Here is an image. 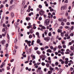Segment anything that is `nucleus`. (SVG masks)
<instances>
[{"instance_id": "nucleus-1", "label": "nucleus", "mask_w": 74, "mask_h": 74, "mask_svg": "<svg viewBox=\"0 0 74 74\" xmlns=\"http://www.w3.org/2000/svg\"><path fill=\"white\" fill-rule=\"evenodd\" d=\"M49 22H50V20H49V19H47L46 20V21L45 23V26L46 25H49Z\"/></svg>"}, {"instance_id": "nucleus-2", "label": "nucleus", "mask_w": 74, "mask_h": 74, "mask_svg": "<svg viewBox=\"0 0 74 74\" xmlns=\"http://www.w3.org/2000/svg\"><path fill=\"white\" fill-rule=\"evenodd\" d=\"M45 12L43 10L41 9L40 10V11L39 12V14L40 15H43L44 14V13Z\"/></svg>"}, {"instance_id": "nucleus-3", "label": "nucleus", "mask_w": 74, "mask_h": 74, "mask_svg": "<svg viewBox=\"0 0 74 74\" xmlns=\"http://www.w3.org/2000/svg\"><path fill=\"white\" fill-rule=\"evenodd\" d=\"M44 40L45 41H46L47 42H48L49 40H50V37H45Z\"/></svg>"}, {"instance_id": "nucleus-4", "label": "nucleus", "mask_w": 74, "mask_h": 74, "mask_svg": "<svg viewBox=\"0 0 74 74\" xmlns=\"http://www.w3.org/2000/svg\"><path fill=\"white\" fill-rule=\"evenodd\" d=\"M66 8H67V7L66 6V5L62 6L61 8V10H62V9L66 10Z\"/></svg>"}, {"instance_id": "nucleus-5", "label": "nucleus", "mask_w": 74, "mask_h": 74, "mask_svg": "<svg viewBox=\"0 0 74 74\" xmlns=\"http://www.w3.org/2000/svg\"><path fill=\"white\" fill-rule=\"evenodd\" d=\"M25 42H27V44H30L32 42L31 41H28L27 40H25Z\"/></svg>"}, {"instance_id": "nucleus-6", "label": "nucleus", "mask_w": 74, "mask_h": 74, "mask_svg": "<svg viewBox=\"0 0 74 74\" xmlns=\"http://www.w3.org/2000/svg\"><path fill=\"white\" fill-rule=\"evenodd\" d=\"M47 52H49L50 53H52V51L51 49H48L47 50Z\"/></svg>"}, {"instance_id": "nucleus-7", "label": "nucleus", "mask_w": 74, "mask_h": 74, "mask_svg": "<svg viewBox=\"0 0 74 74\" xmlns=\"http://www.w3.org/2000/svg\"><path fill=\"white\" fill-rule=\"evenodd\" d=\"M11 16L12 17V18H13L14 16V13L12 12L11 13Z\"/></svg>"}, {"instance_id": "nucleus-8", "label": "nucleus", "mask_w": 74, "mask_h": 74, "mask_svg": "<svg viewBox=\"0 0 74 74\" xmlns=\"http://www.w3.org/2000/svg\"><path fill=\"white\" fill-rule=\"evenodd\" d=\"M25 4V0H23L22 1V5L23 6Z\"/></svg>"}, {"instance_id": "nucleus-9", "label": "nucleus", "mask_w": 74, "mask_h": 74, "mask_svg": "<svg viewBox=\"0 0 74 74\" xmlns=\"http://www.w3.org/2000/svg\"><path fill=\"white\" fill-rule=\"evenodd\" d=\"M58 33H61L62 32V29H58Z\"/></svg>"}, {"instance_id": "nucleus-10", "label": "nucleus", "mask_w": 74, "mask_h": 74, "mask_svg": "<svg viewBox=\"0 0 74 74\" xmlns=\"http://www.w3.org/2000/svg\"><path fill=\"white\" fill-rule=\"evenodd\" d=\"M39 74H43V72L41 70H40L39 71Z\"/></svg>"}, {"instance_id": "nucleus-11", "label": "nucleus", "mask_w": 74, "mask_h": 74, "mask_svg": "<svg viewBox=\"0 0 74 74\" xmlns=\"http://www.w3.org/2000/svg\"><path fill=\"white\" fill-rule=\"evenodd\" d=\"M2 44L3 45H4V44L5 43V40H3L1 41Z\"/></svg>"}, {"instance_id": "nucleus-12", "label": "nucleus", "mask_w": 74, "mask_h": 74, "mask_svg": "<svg viewBox=\"0 0 74 74\" xmlns=\"http://www.w3.org/2000/svg\"><path fill=\"white\" fill-rule=\"evenodd\" d=\"M18 25V24H17V23H15L14 24V25L16 29L17 28V25Z\"/></svg>"}, {"instance_id": "nucleus-13", "label": "nucleus", "mask_w": 74, "mask_h": 74, "mask_svg": "<svg viewBox=\"0 0 74 74\" xmlns=\"http://www.w3.org/2000/svg\"><path fill=\"white\" fill-rule=\"evenodd\" d=\"M41 42V41H40V40L39 39H38L37 41V42L38 44V43H40Z\"/></svg>"}, {"instance_id": "nucleus-14", "label": "nucleus", "mask_w": 74, "mask_h": 74, "mask_svg": "<svg viewBox=\"0 0 74 74\" xmlns=\"http://www.w3.org/2000/svg\"><path fill=\"white\" fill-rule=\"evenodd\" d=\"M32 27V25H29V26L27 27V28L28 29H30V27Z\"/></svg>"}, {"instance_id": "nucleus-15", "label": "nucleus", "mask_w": 74, "mask_h": 74, "mask_svg": "<svg viewBox=\"0 0 74 74\" xmlns=\"http://www.w3.org/2000/svg\"><path fill=\"white\" fill-rule=\"evenodd\" d=\"M26 20L27 21H29V20H30V18H28V17H27L26 18Z\"/></svg>"}, {"instance_id": "nucleus-16", "label": "nucleus", "mask_w": 74, "mask_h": 74, "mask_svg": "<svg viewBox=\"0 0 74 74\" xmlns=\"http://www.w3.org/2000/svg\"><path fill=\"white\" fill-rule=\"evenodd\" d=\"M34 40H32L31 43V45H34Z\"/></svg>"}, {"instance_id": "nucleus-17", "label": "nucleus", "mask_w": 74, "mask_h": 74, "mask_svg": "<svg viewBox=\"0 0 74 74\" xmlns=\"http://www.w3.org/2000/svg\"><path fill=\"white\" fill-rule=\"evenodd\" d=\"M74 47H73V46H71V50L72 51H73V50H74Z\"/></svg>"}, {"instance_id": "nucleus-18", "label": "nucleus", "mask_w": 74, "mask_h": 74, "mask_svg": "<svg viewBox=\"0 0 74 74\" xmlns=\"http://www.w3.org/2000/svg\"><path fill=\"white\" fill-rule=\"evenodd\" d=\"M36 53H37V54H38V55H40L41 53V52H40V51H36Z\"/></svg>"}, {"instance_id": "nucleus-19", "label": "nucleus", "mask_w": 74, "mask_h": 74, "mask_svg": "<svg viewBox=\"0 0 74 74\" xmlns=\"http://www.w3.org/2000/svg\"><path fill=\"white\" fill-rule=\"evenodd\" d=\"M58 48L59 49H61L62 48V47L60 45H58Z\"/></svg>"}, {"instance_id": "nucleus-20", "label": "nucleus", "mask_w": 74, "mask_h": 74, "mask_svg": "<svg viewBox=\"0 0 74 74\" xmlns=\"http://www.w3.org/2000/svg\"><path fill=\"white\" fill-rule=\"evenodd\" d=\"M16 50L15 49L14 50L13 52V54L14 55L16 53Z\"/></svg>"}, {"instance_id": "nucleus-21", "label": "nucleus", "mask_w": 74, "mask_h": 74, "mask_svg": "<svg viewBox=\"0 0 74 74\" xmlns=\"http://www.w3.org/2000/svg\"><path fill=\"white\" fill-rule=\"evenodd\" d=\"M15 67H14L12 70V73H14V71H15Z\"/></svg>"}, {"instance_id": "nucleus-22", "label": "nucleus", "mask_w": 74, "mask_h": 74, "mask_svg": "<svg viewBox=\"0 0 74 74\" xmlns=\"http://www.w3.org/2000/svg\"><path fill=\"white\" fill-rule=\"evenodd\" d=\"M3 27H5L6 28L7 27V25H5V24H3Z\"/></svg>"}, {"instance_id": "nucleus-23", "label": "nucleus", "mask_w": 74, "mask_h": 74, "mask_svg": "<svg viewBox=\"0 0 74 74\" xmlns=\"http://www.w3.org/2000/svg\"><path fill=\"white\" fill-rule=\"evenodd\" d=\"M4 7V5L3 4L1 5V6L0 7V8L1 9L2 8H3Z\"/></svg>"}, {"instance_id": "nucleus-24", "label": "nucleus", "mask_w": 74, "mask_h": 74, "mask_svg": "<svg viewBox=\"0 0 74 74\" xmlns=\"http://www.w3.org/2000/svg\"><path fill=\"white\" fill-rule=\"evenodd\" d=\"M29 32H30V33H31V34L33 33V30H32V29H31L30 30Z\"/></svg>"}, {"instance_id": "nucleus-25", "label": "nucleus", "mask_w": 74, "mask_h": 74, "mask_svg": "<svg viewBox=\"0 0 74 74\" xmlns=\"http://www.w3.org/2000/svg\"><path fill=\"white\" fill-rule=\"evenodd\" d=\"M61 35L62 37H63V36H64V33H63L62 32L61 33Z\"/></svg>"}, {"instance_id": "nucleus-26", "label": "nucleus", "mask_w": 74, "mask_h": 74, "mask_svg": "<svg viewBox=\"0 0 74 74\" xmlns=\"http://www.w3.org/2000/svg\"><path fill=\"white\" fill-rule=\"evenodd\" d=\"M46 66L47 67H49V64H46Z\"/></svg>"}, {"instance_id": "nucleus-27", "label": "nucleus", "mask_w": 74, "mask_h": 74, "mask_svg": "<svg viewBox=\"0 0 74 74\" xmlns=\"http://www.w3.org/2000/svg\"><path fill=\"white\" fill-rule=\"evenodd\" d=\"M62 19H63V18H62L61 19L59 18L58 19V21H61V22H62V21H63Z\"/></svg>"}, {"instance_id": "nucleus-28", "label": "nucleus", "mask_w": 74, "mask_h": 74, "mask_svg": "<svg viewBox=\"0 0 74 74\" xmlns=\"http://www.w3.org/2000/svg\"><path fill=\"white\" fill-rule=\"evenodd\" d=\"M8 0H5V1H3V4H5V2H7Z\"/></svg>"}, {"instance_id": "nucleus-29", "label": "nucleus", "mask_w": 74, "mask_h": 74, "mask_svg": "<svg viewBox=\"0 0 74 74\" xmlns=\"http://www.w3.org/2000/svg\"><path fill=\"white\" fill-rule=\"evenodd\" d=\"M39 8H42V5H39L38 6Z\"/></svg>"}, {"instance_id": "nucleus-30", "label": "nucleus", "mask_w": 74, "mask_h": 74, "mask_svg": "<svg viewBox=\"0 0 74 74\" xmlns=\"http://www.w3.org/2000/svg\"><path fill=\"white\" fill-rule=\"evenodd\" d=\"M13 0H11V1L10 2V4H12V3H13Z\"/></svg>"}, {"instance_id": "nucleus-31", "label": "nucleus", "mask_w": 74, "mask_h": 74, "mask_svg": "<svg viewBox=\"0 0 74 74\" xmlns=\"http://www.w3.org/2000/svg\"><path fill=\"white\" fill-rule=\"evenodd\" d=\"M55 64L56 66H58L59 64V63L58 62H56Z\"/></svg>"}, {"instance_id": "nucleus-32", "label": "nucleus", "mask_w": 74, "mask_h": 74, "mask_svg": "<svg viewBox=\"0 0 74 74\" xmlns=\"http://www.w3.org/2000/svg\"><path fill=\"white\" fill-rule=\"evenodd\" d=\"M41 64L42 66H45V63H44V62H42L41 63Z\"/></svg>"}, {"instance_id": "nucleus-33", "label": "nucleus", "mask_w": 74, "mask_h": 74, "mask_svg": "<svg viewBox=\"0 0 74 74\" xmlns=\"http://www.w3.org/2000/svg\"><path fill=\"white\" fill-rule=\"evenodd\" d=\"M18 40H17V38H16L15 40H14V43H16V42Z\"/></svg>"}, {"instance_id": "nucleus-34", "label": "nucleus", "mask_w": 74, "mask_h": 74, "mask_svg": "<svg viewBox=\"0 0 74 74\" xmlns=\"http://www.w3.org/2000/svg\"><path fill=\"white\" fill-rule=\"evenodd\" d=\"M73 55H74V53H72L71 54H70V56H73Z\"/></svg>"}, {"instance_id": "nucleus-35", "label": "nucleus", "mask_w": 74, "mask_h": 74, "mask_svg": "<svg viewBox=\"0 0 74 74\" xmlns=\"http://www.w3.org/2000/svg\"><path fill=\"white\" fill-rule=\"evenodd\" d=\"M13 8H12V6H10V7L9 8V10H12V9Z\"/></svg>"}, {"instance_id": "nucleus-36", "label": "nucleus", "mask_w": 74, "mask_h": 74, "mask_svg": "<svg viewBox=\"0 0 74 74\" xmlns=\"http://www.w3.org/2000/svg\"><path fill=\"white\" fill-rule=\"evenodd\" d=\"M38 48L37 47H35L34 48V49H35V51H36V50H37V49H38Z\"/></svg>"}, {"instance_id": "nucleus-37", "label": "nucleus", "mask_w": 74, "mask_h": 74, "mask_svg": "<svg viewBox=\"0 0 74 74\" xmlns=\"http://www.w3.org/2000/svg\"><path fill=\"white\" fill-rule=\"evenodd\" d=\"M42 28L43 29H46V27H45V26H42Z\"/></svg>"}, {"instance_id": "nucleus-38", "label": "nucleus", "mask_w": 74, "mask_h": 74, "mask_svg": "<svg viewBox=\"0 0 74 74\" xmlns=\"http://www.w3.org/2000/svg\"><path fill=\"white\" fill-rule=\"evenodd\" d=\"M29 38H32V35H29Z\"/></svg>"}, {"instance_id": "nucleus-39", "label": "nucleus", "mask_w": 74, "mask_h": 74, "mask_svg": "<svg viewBox=\"0 0 74 74\" xmlns=\"http://www.w3.org/2000/svg\"><path fill=\"white\" fill-rule=\"evenodd\" d=\"M62 47L64 48H66V46L64 45H63Z\"/></svg>"}, {"instance_id": "nucleus-40", "label": "nucleus", "mask_w": 74, "mask_h": 74, "mask_svg": "<svg viewBox=\"0 0 74 74\" xmlns=\"http://www.w3.org/2000/svg\"><path fill=\"white\" fill-rule=\"evenodd\" d=\"M34 59H36V57L34 56H33V58H32V60H34Z\"/></svg>"}, {"instance_id": "nucleus-41", "label": "nucleus", "mask_w": 74, "mask_h": 74, "mask_svg": "<svg viewBox=\"0 0 74 74\" xmlns=\"http://www.w3.org/2000/svg\"><path fill=\"white\" fill-rule=\"evenodd\" d=\"M70 36H71L72 37H73V36H74V34H73V33L71 34L70 35Z\"/></svg>"}, {"instance_id": "nucleus-42", "label": "nucleus", "mask_w": 74, "mask_h": 74, "mask_svg": "<svg viewBox=\"0 0 74 74\" xmlns=\"http://www.w3.org/2000/svg\"><path fill=\"white\" fill-rule=\"evenodd\" d=\"M65 37H68V36H69V34H66L65 35Z\"/></svg>"}, {"instance_id": "nucleus-43", "label": "nucleus", "mask_w": 74, "mask_h": 74, "mask_svg": "<svg viewBox=\"0 0 74 74\" xmlns=\"http://www.w3.org/2000/svg\"><path fill=\"white\" fill-rule=\"evenodd\" d=\"M39 21H41L42 20V18L41 17H40L39 18Z\"/></svg>"}, {"instance_id": "nucleus-44", "label": "nucleus", "mask_w": 74, "mask_h": 74, "mask_svg": "<svg viewBox=\"0 0 74 74\" xmlns=\"http://www.w3.org/2000/svg\"><path fill=\"white\" fill-rule=\"evenodd\" d=\"M7 37L8 39H10V36H9L8 34H7Z\"/></svg>"}, {"instance_id": "nucleus-45", "label": "nucleus", "mask_w": 74, "mask_h": 74, "mask_svg": "<svg viewBox=\"0 0 74 74\" xmlns=\"http://www.w3.org/2000/svg\"><path fill=\"white\" fill-rule=\"evenodd\" d=\"M50 11L51 12H52V11H53V9H51L50 10Z\"/></svg>"}, {"instance_id": "nucleus-46", "label": "nucleus", "mask_w": 74, "mask_h": 74, "mask_svg": "<svg viewBox=\"0 0 74 74\" xmlns=\"http://www.w3.org/2000/svg\"><path fill=\"white\" fill-rule=\"evenodd\" d=\"M50 48L51 49H53V46H51L50 47Z\"/></svg>"}, {"instance_id": "nucleus-47", "label": "nucleus", "mask_w": 74, "mask_h": 74, "mask_svg": "<svg viewBox=\"0 0 74 74\" xmlns=\"http://www.w3.org/2000/svg\"><path fill=\"white\" fill-rule=\"evenodd\" d=\"M64 63L65 64H68V62L66 61L64 62Z\"/></svg>"}, {"instance_id": "nucleus-48", "label": "nucleus", "mask_w": 74, "mask_h": 74, "mask_svg": "<svg viewBox=\"0 0 74 74\" xmlns=\"http://www.w3.org/2000/svg\"><path fill=\"white\" fill-rule=\"evenodd\" d=\"M63 21H64V22H66L67 20H66V19H63Z\"/></svg>"}, {"instance_id": "nucleus-49", "label": "nucleus", "mask_w": 74, "mask_h": 74, "mask_svg": "<svg viewBox=\"0 0 74 74\" xmlns=\"http://www.w3.org/2000/svg\"><path fill=\"white\" fill-rule=\"evenodd\" d=\"M64 23L63 22H62L61 23V25H62L63 26H64Z\"/></svg>"}, {"instance_id": "nucleus-50", "label": "nucleus", "mask_w": 74, "mask_h": 74, "mask_svg": "<svg viewBox=\"0 0 74 74\" xmlns=\"http://www.w3.org/2000/svg\"><path fill=\"white\" fill-rule=\"evenodd\" d=\"M50 70H51V71H52V70H53V69L52 68V67H51L50 69Z\"/></svg>"}, {"instance_id": "nucleus-51", "label": "nucleus", "mask_w": 74, "mask_h": 74, "mask_svg": "<svg viewBox=\"0 0 74 74\" xmlns=\"http://www.w3.org/2000/svg\"><path fill=\"white\" fill-rule=\"evenodd\" d=\"M70 69H71V71H73V70H74V68H73L72 67H71Z\"/></svg>"}, {"instance_id": "nucleus-52", "label": "nucleus", "mask_w": 74, "mask_h": 74, "mask_svg": "<svg viewBox=\"0 0 74 74\" xmlns=\"http://www.w3.org/2000/svg\"><path fill=\"white\" fill-rule=\"evenodd\" d=\"M48 36H51V33L50 32L49 33Z\"/></svg>"}, {"instance_id": "nucleus-53", "label": "nucleus", "mask_w": 74, "mask_h": 74, "mask_svg": "<svg viewBox=\"0 0 74 74\" xmlns=\"http://www.w3.org/2000/svg\"><path fill=\"white\" fill-rule=\"evenodd\" d=\"M36 35L38 36V35H39V32H36Z\"/></svg>"}, {"instance_id": "nucleus-54", "label": "nucleus", "mask_w": 74, "mask_h": 74, "mask_svg": "<svg viewBox=\"0 0 74 74\" xmlns=\"http://www.w3.org/2000/svg\"><path fill=\"white\" fill-rule=\"evenodd\" d=\"M51 65L52 66V67H55V64H51Z\"/></svg>"}, {"instance_id": "nucleus-55", "label": "nucleus", "mask_w": 74, "mask_h": 74, "mask_svg": "<svg viewBox=\"0 0 74 74\" xmlns=\"http://www.w3.org/2000/svg\"><path fill=\"white\" fill-rule=\"evenodd\" d=\"M25 51L26 52H27V53H29V52H28V51H28L27 49L25 50Z\"/></svg>"}, {"instance_id": "nucleus-56", "label": "nucleus", "mask_w": 74, "mask_h": 74, "mask_svg": "<svg viewBox=\"0 0 74 74\" xmlns=\"http://www.w3.org/2000/svg\"><path fill=\"white\" fill-rule=\"evenodd\" d=\"M5 47H6V48H7V47H8V44H6V45H5Z\"/></svg>"}, {"instance_id": "nucleus-57", "label": "nucleus", "mask_w": 74, "mask_h": 74, "mask_svg": "<svg viewBox=\"0 0 74 74\" xmlns=\"http://www.w3.org/2000/svg\"><path fill=\"white\" fill-rule=\"evenodd\" d=\"M45 34V36H47V32H44Z\"/></svg>"}, {"instance_id": "nucleus-58", "label": "nucleus", "mask_w": 74, "mask_h": 74, "mask_svg": "<svg viewBox=\"0 0 74 74\" xmlns=\"http://www.w3.org/2000/svg\"><path fill=\"white\" fill-rule=\"evenodd\" d=\"M73 28L74 27H73V26H72L71 28V29L72 30H73Z\"/></svg>"}, {"instance_id": "nucleus-59", "label": "nucleus", "mask_w": 74, "mask_h": 74, "mask_svg": "<svg viewBox=\"0 0 74 74\" xmlns=\"http://www.w3.org/2000/svg\"><path fill=\"white\" fill-rule=\"evenodd\" d=\"M65 53H66V54H68L69 53V51H66V52Z\"/></svg>"}, {"instance_id": "nucleus-60", "label": "nucleus", "mask_w": 74, "mask_h": 74, "mask_svg": "<svg viewBox=\"0 0 74 74\" xmlns=\"http://www.w3.org/2000/svg\"><path fill=\"white\" fill-rule=\"evenodd\" d=\"M36 11H40V8H37L36 9Z\"/></svg>"}, {"instance_id": "nucleus-61", "label": "nucleus", "mask_w": 74, "mask_h": 74, "mask_svg": "<svg viewBox=\"0 0 74 74\" xmlns=\"http://www.w3.org/2000/svg\"><path fill=\"white\" fill-rule=\"evenodd\" d=\"M48 74H50L51 73V71H48Z\"/></svg>"}, {"instance_id": "nucleus-62", "label": "nucleus", "mask_w": 74, "mask_h": 74, "mask_svg": "<svg viewBox=\"0 0 74 74\" xmlns=\"http://www.w3.org/2000/svg\"><path fill=\"white\" fill-rule=\"evenodd\" d=\"M41 51H43L44 49L43 47H41Z\"/></svg>"}, {"instance_id": "nucleus-63", "label": "nucleus", "mask_w": 74, "mask_h": 74, "mask_svg": "<svg viewBox=\"0 0 74 74\" xmlns=\"http://www.w3.org/2000/svg\"><path fill=\"white\" fill-rule=\"evenodd\" d=\"M7 70H10V67L8 66L7 67Z\"/></svg>"}, {"instance_id": "nucleus-64", "label": "nucleus", "mask_w": 74, "mask_h": 74, "mask_svg": "<svg viewBox=\"0 0 74 74\" xmlns=\"http://www.w3.org/2000/svg\"><path fill=\"white\" fill-rule=\"evenodd\" d=\"M3 21H1V26H2V25H3Z\"/></svg>"}]
</instances>
